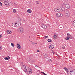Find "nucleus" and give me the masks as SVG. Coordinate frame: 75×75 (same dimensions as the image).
<instances>
[{"label":"nucleus","instance_id":"f257e3e1","mask_svg":"<svg viewBox=\"0 0 75 75\" xmlns=\"http://www.w3.org/2000/svg\"><path fill=\"white\" fill-rule=\"evenodd\" d=\"M65 15L67 17H69V11L67 10H64Z\"/></svg>","mask_w":75,"mask_h":75},{"label":"nucleus","instance_id":"f03ea898","mask_svg":"<svg viewBox=\"0 0 75 75\" xmlns=\"http://www.w3.org/2000/svg\"><path fill=\"white\" fill-rule=\"evenodd\" d=\"M18 30V31H19V32L20 33H21L23 32L24 29L23 28V27H21L19 28Z\"/></svg>","mask_w":75,"mask_h":75},{"label":"nucleus","instance_id":"7ed1b4c3","mask_svg":"<svg viewBox=\"0 0 75 75\" xmlns=\"http://www.w3.org/2000/svg\"><path fill=\"white\" fill-rule=\"evenodd\" d=\"M29 67L28 66H26L24 69H23V70L24 72H27V69H28Z\"/></svg>","mask_w":75,"mask_h":75},{"label":"nucleus","instance_id":"20e7f679","mask_svg":"<svg viewBox=\"0 0 75 75\" xmlns=\"http://www.w3.org/2000/svg\"><path fill=\"white\" fill-rule=\"evenodd\" d=\"M60 8V9L61 11H65V8H64V7L63 6H61Z\"/></svg>","mask_w":75,"mask_h":75},{"label":"nucleus","instance_id":"39448f33","mask_svg":"<svg viewBox=\"0 0 75 75\" xmlns=\"http://www.w3.org/2000/svg\"><path fill=\"white\" fill-rule=\"evenodd\" d=\"M28 71H27V73L28 74H31L32 73V72H33V70L30 68L29 69Z\"/></svg>","mask_w":75,"mask_h":75},{"label":"nucleus","instance_id":"423d86ee","mask_svg":"<svg viewBox=\"0 0 75 75\" xmlns=\"http://www.w3.org/2000/svg\"><path fill=\"white\" fill-rule=\"evenodd\" d=\"M20 25H21V22L18 21V23L16 24V27H19Z\"/></svg>","mask_w":75,"mask_h":75},{"label":"nucleus","instance_id":"0eeeda50","mask_svg":"<svg viewBox=\"0 0 75 75\" xmlns=\"http://www.w3.org/2000/svg\"><path fill=\"white\" fill-rule=\"evenodd\" d=\"M71 71H68L67 74L68 75H72V69H71Z\"/></svg>","mask_w":75,"mask_h":75},{"label":"nucleus","instance_id":"6e6552de","mask_svg":"<svg viewBox=\"0 0 75 75\" xmlns=\"http://www.w3.org/2000/svg\"><path fill=\"white\" fill-rule=\"evenodd\" d=\"M65 7L66 8H68V9L70 8V6H69V4L66 3L65 4Z\"/></svg>","mask_w":75,"mask_h":75},{"label":"nucleus","instance_id":"1a4fd4ad","mask_svg":"<svg viewBox=\"0 0 75 75\" xmlns=\"http://www.w3.org/2000/svg\"><path fill=\"white\" fill-rule=\"evenodd\" d=\"M41 27L43 28H44V29H45L46 28H47V26L45 25L42 24H41Z\"/></svg>","mask_w":75,"mask_h":75},{"label":"nucleus","instance_id":"9d476101","mask_svg":"<svg viewBox=\"0 0 75 75\" xmlns=\"http://www.w3.org/2000/svg\"><path fill=\"white\" fill-rule=\"evenodd\" d=\"M17 48L18 49H20L21 48V46H20V44L19 43H17Z\"/></svg>","mask_w":75,"mask_h":75},{"label":"nucleus","instance_id":"9b49d317","mask_svg":"<svg viewBox=\"0 0 75 75\" xmlns=\"http://www.w3.org/2000/svg\"><path fill=\"white\" fill-rule=\"evenodd\" d=\"M57 16L58 17H62L63 16V15L62 14H61V13H58L57 14Z\"/></svg>","mask_w":75,"mask_h":75},{"label":"nucleus","instance_id":"f8f14e48","mask_svg":"<svg viewBox=\"0 0 75 75\" xmlns=\"http://www.w3.org/2000/svg\"><path fill=\"white\" fill-rule=\"evenodd\" d=\"M54 48V46L53 45H51L49 46V48L50 50H52Z\"/></svg>","mask_w":75,"mask_h":75},{"label":"nucleus","instance_id":"ddd939ff","mask_svg":"<svg viewBox=\"0 0 75 75\" xmlns=\"http://www.w3.org/2000/svg\"><path fill=\"white\" fill-rule=\"evenodd\" d=\"M71 39V38H70V37L69 36H67L65 38V40H70Z\"/></svg>","mask_w":75,"mask_h":75},{"label":"nucleus","instance_id":"4468645a","mask_svg":"<svg viewBox=\"0 0 75 75\" xmlns=\"http://www.w3.org/2000/svg\"><path fill=\"white\" fill-rule=\"evenodd\" d=\"M10 58V57L8 56L7 57H5L4 58V59L5 60H8Z\"/></svg>","mask_w":75,"mask_h":75},{"label":"nucleus","instance_id":"2eb2a0df","mask_svg":"<svg viewBox=\"0 0 75 75\" xmlns=\"http://www.w3.org/2000/svg\"><path fill=\"white\" fill-rule=\"evenodd\" d=\"M7 1H6L5 0L4 1V4L6 6H8V4H7Z\"/></svg>","mask_w":75,"mask_h":75},{"label":"nucleus","instance_id":"dca6fc26","mask_svg":"<svg viewBox=\"0 0 75 75\" xmlns=\"http://www.w3.org/2000/svg\"><path fill=\"white\" fill-rule=\"evenodd\" d=\"M22 67H23V68L24 69H25V67H26V65H25L24 64H23L22 65Z\"/></svg>","mask_w":75,"mask_h":75},{"label":"nucleus","instance_id":"f3484780","mask_svg":"<svg viewBox=\"0 0 75 75\" xmlns=\"http://www.w3.org/2000/svg\"><path fill=\"white\" fill-rule=\"evenodd\" d=\"M17 22H16L15 23H13L12 24V25L14 27V26H16V24H17Z\"/></svg>","mask_w":75,"mask_h":75},{"label":"nucleus","instance_id":"a211bd4d","mask_svg":"<svg viewBox=\"0 0 75 75\" xmlns=\"http://www.w3.org/2000/svg\"><path fill=\"white\" fill-rule=\"evenodd\" d=\"M27 11L28 13H31V9H28Z\"/></svg>","mask_w":75,"mask_h":75},{"label":"nucleus","instance_id":"6ab92c4d","mask_svg":"<svg viewBox=\"0 0 75 75\" xmlns=\"http://www.w3.org/2000/svg\"><path fill=\"white\" fill-rule=\"evenodd\" d=\"M72 70V74H75V69H73Z\"/></svg>","mask_w":75,"mask_h":75},{"label":"nucleus","instance_id":"aec40b11","mask_svg":"<svg viewBox=\"0 0 75 75\" xmlns=\"http://www.w3.org/2000/svg\"><path fill=\"white\" fill-rule=\"evenodd\" d=\"M6 31H7V33H8V34H11V32L10 31H9L8 30H7Z\"/></svg>","mask_w":75,"mask_h":75},{"label":"nucleus","instance_id":"412c9836","mask_svg":"<svg viewBox=\"0 0 75 75\" xmlns=\"http://www.w3.org/2000/svg\"><path fill=\"white\" fill-rule=\"evenodd\" d=\"M57 12H60L61 11V9H60V8L59 9H57Z\"/></svg>","mask_w":75,"mask_h":75},{"label":"nucleus","instance_id":"4be33fe9","mask_svg":"<svg viewBox=\"0 0 75 75\" xmlns=\"http://www.w3.org/2000/svg\"><path fill=\"white\" fill-rule=\"evenodd\" d=\"M73 25L75 27V20H74L73 22Z\"/></svg>","mask_w":75,"mask_h":75},{"label":"nucleus","instance_id":"5701e85b","mask_svg":"<svg viewBox=\"0 0 75 75\" xmlns=\"http://www.w3.org/2000/svg\"><path fill=\"white\" fill-rule=\"evenodd\" d=\"M67 36H68L69 37H71V35H70V34H69V33H67Z\"/></svg>","mask_w":75,"mask_h":75},{"label":"nucleus","instance_id":"b1692460","mask_svg":"<svg viewBox=\"0 0 75 75\" xmlns=\"http://www.w3.org/2000/svg\"><path fill=\"white\" fill-rule=\"evenodd\" d=\"M64 69H65V71L67 72H68V69L67 68H66V67H64Z\"/></svg>","mask_w":75,"mask_h":75},{"label":"nucleus","instance_id":"393cba45","mask_svg":"<svg viewBox=\"0 0 75 75\" xmlns=\"http://www.w3.org/2000/svg\"><path fill=\"white\" fill-rule=\"evenodd\" d=\"M54 40H56V39H57V36L55 35H54Z\"/></svg>","mask_w":75,"mask_h":75},{"label":"nucleus","instance_id":"a878e982","mask_svg":"<svg viewBox=\"0 0 75 75\" xmlns=\"http://www.w3.org/2000/svg\"><path fill=\"white\" fill-rule=\"evenodd\" d=\"M47 41L48 42H52V40L50 39H48Z\"/></svg>","mask_w":75,"mask_h":75},{"label":"nucleus","instance_id":"bb28decb","mask_svg":"<svg viewBox=\"0 0 75 75\" xmlns=\"http://www.w3.org/2000/svg\"><path fill=\"white\" fill-rule=\"evenodd\" d=\"M13 11L14 13H16V10L15 9H14L13 10Z\"/></svg>","mask_w":75,"mask_h":75},{"label":"nucleus","instance_id":"cd10ccee","mask_svg":"<svg viewBox=\"0 0 75 75\" xmlns=\"http://www.w3.org/2000/svg\"><path fill=\"white\" fill-rule=\"evenodd\" d=\"M44 57L45 58H47V57H48V55L46 54L45 55Z\"/></svg>","mask_w":75,"mask_h":75},{"label":"nucleus","instance_id":"c85d7f7f","mask_svg":"<svg viewBox=\"0 0 75 75\" xmlns=\"http://www.w3.org/2000/svg\"><path fill=\"white\" fill-rule=\"evenodd\" d=\"M11 45L12 47H14V44L13 43H11Z\"/></svg>","mask_w":75,"mask_h":75},{"label":"nucleus","instance_id":"c756f323","mask_svg":"<svg viewBox=\"0 0 75 75\" xmlns=\"http://www.w3.org/2000/svg\"><path fill=\"white\" fill-rule=\"evenodd\" d=\"M49 62H52V60L50 59H49Z\"/></svg>","mask_w":75,"mask_h":75},{"label":"nucleus","instance_id":"7c9ffc66","mask_svg":"<svg viewBox=\"0 0 75 75\" xmlns=\"http://www.w3.org/2000/svg\"><path fill=\"white\" fill-rule=\"evenodd\" d=\"M41 73H42L44 75H47V74H45V73L44 72H41Z\"/></svg>","mask_w":75,"mask_h":75},{"label":"nucleus","instance_id":"2f4dec72","mask_svg":"<svg viewBox=\"0 0 75 75\" xmlns=\"http://www.w3.org/2000/svg\"><path fill=\"white\" fill-rule=\"evenodd\" d=\"M36 3H37V4H39L40 3V2L38 1H36Z\"/></svg>","mask_w":75,"mask_h":75},{"label":"nucleus","instance_id":"473e14b6","mask_svg":"<svg viewBox=\"0 0 75 75\" xmlns=\"http://www.w3.org/2000/svg\"><path fill=\"white\" fill-rule=\"evenodd\" d=\"M62 48H63V49H65V46H64V45H63L62 46Z\"/></svg>","mask_w":75,"mask_h":75},{"label":"nucleus","instance_id":"72a5a7b5","mask_svg":"<svg viewBox=\"0 0 75 75\" xmlns=\"http://www.w3.org/2000/svg\"><path fill=\"white\" fill-rule=\"evenodd\" d=\"M48 36H45V38H48Z\"/></svg>","mask_w":75,"mask_h":75},{"label":"nucleus","instance_id":"f704fd0d","mask_svg":"<svg viewBox=\"0 0 75 75\" xmlns=\"http://www.w3.org/2000/svg\"><path fill=\"white\" fill-rule=\"evenodd\" d=\"M33 45H34L35 44V42H32Z\"/></svg>","mask_w":75,"mask_h":75},{"label":"nucleus","instance_id":"c9c22d12","mask_svg":"<svg viewBox=\"0 0 75 75\" xmlns=\"http://www.w3.org/2000/svg\"><path fill=\"white\" fill-rule=\"evenodd\" d=\"M0 6H3V4L1 2H0Z\"/></svg>","mask_w":75,"mask_h":75},{"label":"nucleus","instance_id":"e433bc0d","mask_svg":"<svg viewBox=\"0 0 75 75\" xmlns=\"http://www.w3.org/2000/svg\"><path fill=\"white\" fill-rule=\"evenodd\" d=\"M35 67H37V68L39 67L40 68V67H39L38 66H35Z\"/></svg>","mask_w":75,"mask_h":75},{"label":"nucleus","instance_id":"4c0bfd02","mask_svg":"<svg viewBox=\"0 0 75 75\" xmlns=\"http://www.w3.org/2000/svg\"><path fill=\"white\" fill-rule=\"evenodd\" d=\"M2 36V35H0V38H1V37Z\"/></svg>","mask_w":75,"mask_h":75},{"label":"nucleus","instance_id":"58836bf2","mask_svg":"<svg viewBox=\"0 0 75 75\" xmlns=\"http://www.w3.org/2000/svg\"><path fill=\"white\" fill-rule=\"evenodd\" d=\"M18 20H19V21H21V19L20 18H19Z\"/></svg>","mask_w":75,"mask_h":75},{"label":"nucleus","instance_id":"ea45409f","mask_svg":"<svg viewBox=\"0 0 75 75\" xmlns=\"http://www.w3.org/2000/svg\"><path fill=\"white\" fill-rule=\"evenodd\" d=\"M11 5H10V6H13V4H11Z\"/></svg>","mask_w":75,"mask_h":75},{"label":"nucleus","instance_id":"a19ab883","mask_svg":"<svg viewBox=\"0 0 75 75\" xmlns=\"http://www.w3.org/2000/svg\"><path fill=\"white\" fill-rule=\"evenodd\" d=\"M37 52H40V50H37Z\"/></svg>","mask_w":75,"mask_h":75},{"label":"nucleus","instance_id":"79ce46f5","mask_svg":"<svg viewBox=\"0 0 75 75\" xmlns=\"http://www.w3.org/2000/svg\"><path fill=\"white\" fill-rule=\"evenodd\" d=\"M52 53H53V54H54L55 53V52H54L53 51L52 52Z\"/></svg>","mask_w":75,"mask_h":75},{"label":"nucleus","instance_id":"37998d69","mask_svg":"<svg viewBox=\"0 0 75 75\" xmlns=\"http://www.w3.org/2000/svg\"><path fill=\"white\" fill-rule=\"evenodd\" d=\"M4 1L6 0V1H8V0H4Z\"/></svg>","mask_w":75,"mask_h":75},{"label":"nucleus","instance_id":"c03bdc74","mask_svg":"<svg viewBox=\"0 0 75 75\" xmlns=\"http://www.w3.org/2000/svg\"><path fill=\"white\" fill-rule=\"evenodd\" d=\"M3 0H0V1H2Z\"/></svg>","mask_w":75,"mask_h":75},{"label":"nucleus","instance_id":"a18cd8bd","mask_svg":"<svg viewBox=\"0 0 75 75\" xmlns=\"http://www.w3.org/2000/svg\"><path fill=\"white\" fill-rule=\"evenodd\" d=\"M1 50V47H0V50Z\"/></svg>","mask_w":75,"mask_h":75},{"label":"nucleus","instance_id":"49530a36","mask_svg":"<svg viewBox=\"0 0 75 75\" xmlns=\"http://www.w3.org/2000/svg\"><path fill=\"white\" fill-rule=\"evenodd\" d=\"M72 75H75V74H73Z\"/></svg>","mask_w":75,"mask_h":75},{"label":"nucleus","instance_id":"de8ad7c7","mask_svg":"<svg viewBox=\"0 0 75 75\" xmlns=\"http://www.w3.org/2000/svg\"><path fill=\"white\" fill-rule=\"evenodd\" d=\"M35 44H37V43H35Z\"/></svg>","mask_w":75,"mask_h":75},{"label":"nucleus","instance_id":"09e8293b","mask_svg":"<svg viewBox=\"0 0 75 75\" xmlns=\"http://www.w3.org/2000/svg\"><path fill=\"white\" fill-rule=\"evenodd\" d=\"M29 41H30V39H29Z\"/></svg>","mask_w":75,"mask_h":75},{"label":"nucleus","instance_id":"8fccbe9b","mask_svg":"<svg viewBox=\"0 0 75 75\" xmlns=\"http://www.w3.org/2000/svg\"><path fill=\"white\" fill-rule=\"evenodd\" d=\"M36 46V45H35V47Z\"/></svg>","mask_w":75,"mask_h":75},{"label":"nucleus","instance_id":"3c124183","mask_svg":"<svg viewBox=\"0 0 75 75\" xmlns=\"http://www.w3.org/2000/svg\"><path fill=\"white\" fill-rule=\"evenodd\" d=\"M24 21H25V20H24Z\"/></svg>","mask_w":75,"mask_h":75},{"label":"nucleus","instance_id":"603ef678","mask_svg":"<svg viewBox=\"0 0 75 75\" xmlns=\"http://www.w3.org/2000/svg\"><path fill=\"white\" fill-rule=\"evenodd\" d=\"M31 61V60H30Z\"/></svg>","mask_w":75,"mask_h":75}]
</instances>
